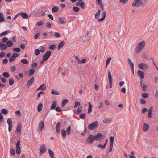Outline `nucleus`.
I'll use <instances>...</instances> for the list:
<instances>
[{
    "instance_id": "423d86ee",
    "label": "nucleus",
    "mask_w": 158,
    "mask_h": 158,
    "mask_svg": "<svg viewBox=\"0 0 158 158\" xmlns=\"http://www.w3.org/2000/svg\"><path fill=\"white\" fill-rule=\"evenodd\" d=\"M94 140L96 141H99L101 139H103L105 137L102 134L100 133H98L97 135L94 136Z\"/></svg>"
},
{
    "instance_id": "e2e57ef3",
    "label": "nucleus",
    "mask_w": 158,
    "mask_h": 158,
    "mask_svg": "<svg viewBox=\"0 0 158 158\" xmlns=\"http://www.w3.org/2000/svg\"><path fill=\"white\" fill-rule=\"evenodd\" d=\"M55 110L56 111H57L58 112H60L61 111H62L61 110V109L60 108V107H56L55 108Z\"/></svg>"
},
{
    "instance_id": "a878e982",
    "label": "nucleus",
    "mask_w": 158,
    "mask_h": 158,
    "mask_svg": "<svg viewBox=\"0 0 158 158\" xmlns=\"http://www.w3.org/2000/svg\"><path fill=\"white\" fill-rule=\"evenodd\" d=\"M102 0H96V1H98V4L100 5L99 8H100V9H101L102 10H104L103 6L102 3Z\"/></svg>"
},
{
    "instance_id": "72a5a7b5",
    "label": "nucleus",
    "mask_w": 158,
    "mask_h": 158,
    "mask_svg": "<svg viewBox=\"0 0 158 158\" xmlns=\"http://www.w3.org/2000/svg\"><path fill=\"white\" fill-rule=\"evenodd\" d=\"M21 62L23 64H27L29 62L26 59H23L21 60Z\"/></svg>"
},
{
    "instance_id": "3c124183",
    "label": "nucleus",
    "mask_w": 158,
    "mask_h": 158,
    "mask_svg": "<svg viewBox=\"0 0 158 158\" xmlns=\"http://www.w3.org/2000/svg\"><path fill=\"white\" fill-rule=\"evenodd\" d=\"M73 10L75 12H77L79 11L80 9L77 7H73Z\"/></svg>"
},
{
    "instance_id": "e433bc0d",
    "label": "nucleus",
    "mask_w": 158,
    "mask_h": 158,
    "mask_svg": "<svg viewBox=\"0 0 158 158\" xmlns=\"http://www.w3.org/2000/svg\"><path fill=\"white\" fill-rule=\"evenodd\" d=\"M59 8L57 6H54L52 9V11L53 12H55L58 11Z\"/></svg>"
},
{
    "instance_id": "09e8293b",
    "label": "nucleus",
    "mask_w": 158,
    "mask_h": 158,
    "mask_svg": "<svg viewBox=\"0 0 158 158\" xmlns=\"http://www.w3.org/2000/svg\"><path fill=\"white\" fill-rule=\"evenodd\" d=\"M56 47V46L55 44L51 45L49 46V48L50 49L53 50Z\"/></svg>"
},
{
    "instance_id": "603ef678",
    "label": "nucleus",
    "mask_w": 158,
    "mask_h": 158,
    "mask_svg": "<svg viewBox=\"0 0 158 158\" xmlns=\"http://www.w3.org/2000/svg\"><path fill=\"white\" fill-rule=\"evenodd\" d=\"M40 50L38 49H36L35 52V54L36 56H37L40 54Z\"/></svg>"
},
{
    "instance_id": "ea45409f",
    "label": "nucleus",
    "mask_w": 158,
    "mask_h": 158,
    "mask_svg": "<svg viewBox=\"0 0 158 158\" xmlns=\"http://www.w3.org/2000/svg\"><path fill=\"white\" fill-rule=\"evenodd\" d=\"M35 70L33 69H31L29 70V75L30 76H31L35 72Z\"/></svg>"
},
{
    "instance_id": "a19ab883",
    "label": "nucleus",
    "mask_w": 158,
    "mask_h": 158,
    "mask_svg": "<svg viewBox=\"0 0 158 158\" xmlns=\"http://www.w3.org/2000/svg\"><path fill=\"white\" fill-rule=\"evenodd\" d=\"M48 152L50 156L54 155L53 151L50 148L48 149Z\"/></svg>"
},
{
    "instance_id": "b1692460",
    "label": "nucleus",
    "mask_w": 158,
    "mask_h": 158,
    "mask_svg": "<svg viewBox=\"0 0 158 158\" xmlns=\"http://www.w3.org/2000/svg\"><path fill=\"white\" fill-rule=\"evenodd\" d=\"M65 44V42L64 41H62L60 42L58 46V50H59L60 48L63 47Z\"/></svg>"
},
{
    "instance_id": "680f3d73",
    "label": "nucleus",
    "mask_w": 158,
    "mask_h": 158,
    "mask_svg": "<svg viewBox=\"0 0 158 158\" xmlns=\"http://www.w3.org/2000/svg\"><path fill=\"white\" fill-rule=\"evenodd\" d=\"M37 63L36 62H34L32 64H31V67L32 68H35L37 66Z\"/></svg>"
},
{
    "instance_id": "9b49d317",
    "label": "nucleus",
    "mask_w": 158,
    "mask_h": 158,
    "mask_svg": "<svg viewBox=\"0 0 158 158\" xmlns=\"http://www.w3.org/2000/svg\"><path fill=\"white\" fill-rule=\"evenodd\" d=\"M51 52L50 51H47L43 56V59L44 60H47L49 57L51 55Z\"/></svg>"
},
{
    "instance_id": "052dcab7",
    "label": "nucleus",
    "mask_w": 158,
    "mask_h": 158,
    "mask_svg": "<svg viewBox=\"0 0 158 158\" xmlns=\"http://www.w3.org/2000/svg\"><path fill=\"white\" fill-rule=\"evenodd\" d=\"M128 0H120L119 2L121 3L125 4L126 3Z\"/></svg>"
},
{
    "instance_id": "58836bf2",
    "label": "nucleus",
    "mask_w": 158,
    "mask_h": 158,
    "mask_svg": "<svg viewBox=\"0 0 158 158\" xmlns=\"http://www.w3.org/2000/svg\"><path fill=\"white\" fill-rule=\"evenodd\" d=\"M1 112L4 115H6L8 113V111L7 110L5 109H2L1 110Z\"/></svg>"
},
{
    "instance_id": "c85d7f7f",
    "label": "nucleus",
    "mask_w": 158,
    "mask_h": 158,
    "mask_svg": "<svg viewBox=\"0 0 158 158\" xmlns=\"http://www.w3.org/2000/svg\"><path fill=\"white\" fill-rule=\"evenodd\" d=\"M127 61L129 64L130 65L131 68L133 69L134 67V64L132 61H131L130 58H128L127 59Z\"/></svg>"
},
{
    "instance_id": "c03bdc74",
    "label": "nucleus",
    "mask_w": 158,
    "mask_h": 158,
    "mask_svg": "<svg viewBox=\"0 0 158 158\" xmlns=\"http://www.w3.org/2000/svg\"><path fill=\"white\" fill-rule=\"evenodd\" d=\"M9 83V84L10 85H13L14 83V79L12 78H10Z\"/></svg>"
},
{
    "instance_id": "de8ad7c7",
    "label": "nucleus",
    "mask_w": 158,
    "mask_h": 158,
    "mask_svg": "<svg viewBox=\"0 0 158 158\" xmlns=\"http://www.w3.org/2000/svg\"><path fill=\"white\" fill-rule=\"evenodd\" d=\"M3 76L6 77H8L10 76L9 73L6 72L3 73Z\"/></svg>"
},
{
    "instance_id": "338daca9",
    "label": "nucleus",
    "mask_w": 158,
    "mask_h": 158,
    "mask_svg": "<svg viewBox=\"0 0 158 158\" xmlns=\"http://www.w3.org/2000/svg\"><path fill=\"white\" fill-rule=\"evenodd\" d=\"M18 56H19V55L18 53H14L13 54L12 56L15 58H15L16 57H18Z\"/></svg>"
},
{
    "instance_id": "c756f323",
    "label": "nucleus",
    "mask_w": 158,
    "mask_h": 158,
    "mask_svg": "<svg viewBox=\"0 0 158 158\" xmlns=\"http://www.w3.org/2000/svg\"><path fill=\"white\" fill-rule=\"evenodd\" d=\"M68 100L67 99L63 100L62 102L61 106L62 107H64L65 105H66L68 102Z\"/></svg>"
},
{
    "instance_id": "f3484780",
    "label": "nucleus",
    "mask_w": 158,
    "mask_h": 158,
    "mask_svg": "<svg viewBox=\"0 0 158 158\" xmlns=\"http://www.w3.org/2000/svg\"><path fill=\"white\" fill-rule=\"evenodd\" d=\"M59 23L60 24L64 25L66 23V21H65V19L63 18H59Z\"/></svg>"
},
{
    "instance_id": "7c9ffc66",
    "label": "nucleus",
    "mask_w": 158,
    "mask_h": 158,
    "mask_svg": "<svg viewBox=\"0 0 158 158\" xmlns=\"http://www.w3.org/2000/svg\"><path fill=\"white\" fill-rule=\"evenodd\" d=\"M61 135L64 138H65L66 136V132L64 129H63L61 130Z\"/></svg>"
},
{
    "instance_id": "f03ea898",
    "label": "nucleus",
    "mask_w": 158,
    "mask_h": 158,
    "mask_svg": "<svg viewBox=\"0 0 158 158\" xmlns=\"http://www.w3.org/2000/svg\"><path fill=\"white\" fill-rule=\"evenodd\" d=\"M146 42L145 40H143L139 43L135 48V52L136 53H139L143 50L145 46Z\"/></svg>"
},
{
    "instance_id": "f257e3e1",
    "label": "nucleus",
    "mask_w": 158,
    "mask_h": 158,
    "mask_svg": "<svg viewBox=\"0 0 158 158\" xmlns=\"http://www.w3.org/2000/svg\"><path fill=\"white\" fill-rule=\"evenodd\" d=\"M148 3L146 0H135L132 4L133 7L143 6Z\"/></svg>"
},
{
    "instance_id": "6ab92c4d",
    "label": "nucleus",
    "mask_w": 158,
    "mask_h": 158,
    "mask_svg": "<svg viewBox=\"0 0 158 158\" xmlns=\"http://www.w3.org/2000/svg\"><path fill=\"white\" fill-rule=\"evenodd\" d=\"M21 123H19L17 127L16 130L20 134L21 133Z\"/></svg>"
},
{
    "instance_id": "5fc2aeb1",
    "label": "nucleus",
    "mask_w": 158,
    "mask_h": 158,
    "mask_svg": "<svg viewBox=\"0 0 158 158\" xmlns=\"http://www.w3.org/2000/svg\"><path fill=\"white\" fill-rule=\"evenodd\" d=\"M110 144H113L114 140V137L113 136H111L110 138Z\"/></svg>"
},
{
    "instance_id": "0eeeda50",
    "label": "nucleus",
    "mask_w": 158,
    "mask_h": 158,
    "mask_svg": "<svg viewBox=\"0 0 158 158\" xmlns=\"http://www.w3.org/2000/svg\"><path fill=\"white\" fill-rule=\"evenodd\" d=\"M94 140V136L90 135L87 138L86 142L88 144L91 143Z\"/></svg>"
},
{
    "instance_id": "f8f14e48",
    "label": "nucleus",
    "mask_w": 158,
    "mask_h": 158,
    "mask_svg": "<svg viewBox=\"0 0 158 158\" xmlns=\"http://www.w3.org/2000/svg\"><path fill=\"white\" fill-rule=\"evenodd\" d=\"M137 74L141 79L144 78V73L143 71L139 70L137 71Z\"/></svg>"
},
{
    "instance_id": "4468645a",
    "label": "nucleus",
    "mask_w": 158,
    "mask_h": 158,
    "mask_svg": "<svg viewBox=\"0 0 158 158\" xmlns=\"http://www.w3.org/2000/svg\"><path fill=\"white\" fill-rule=\"evenodd\" d=\"M101 15L102 18L100 19H98V21H102L105 19L106 15V13L105 11H104L101 14Z\"/></svg>"
},
{
    "instance_id": "cd10ccee",
    "label": "nucleus",
    "mask_w": 158,
    "mask_h": 158,
    "mask_svg": "<svg viewBox=\"0 0 158 158\" xmlns=\"http://www.w3.org/2000/svg\"><path fill=\"white\" fill-rule=\"evenodd\" d=\"M140 86L142 89L143 91L145 92L147 89V86L144 83H143V85H140Z\"/></svg>"
},
{
    "instance_id": "aec40b11",
    "label": "nucleus",
    "mask_w": 158,
    "mask_h": 158,
    "mask_svg": "<svg viewBox=\"0 0 158 158\" xmlns=\"http://www.w3.org/2000/svg\"><path fill=\"white\" fill-rule=\"evenodd\" d=\"M20 15H21V16L24 19H27L28 18V16L27 14L25 12H20Z\"/></svg>"
},
{
    "instance_id": "393cba45",
    "label": "nucleus",
    "mask_w": 158,
    "mask_h": 158,
    "mask_svg": "<svg viewBox=\"0 0 158 158\" xmlns=\"http://www.w3.org/2000/svg\"><path fill=\"white\" fill-rule=\"evenodd\" d=\"M97 147L102 149H104L106 148V144L104 143L103 145L98 144L97 145Z\"/></svg>"
},
{
    "instance_id": "c9c22d12",
    "label": "nucleus",
    "mask_w": 158,
    "mask_h": 158,
    "mask_svg": "<svg viewBox=\"0 0 158 158\" xmlns=\"http://www.w3.org/2000/svg\"><path fill=\"white\" fill-rule=\"evenodd\" d=\"M10 31H5L2 33H0V37H2L6 35L8 33H9Z\"/></svg>"
},
{
    "instance_id": "4be33fe9",
    "label": "nucleus",
    "mask_w": 158,
    "mask_h": 158,
    "mask_svg": "<svg viewBox=\"0 0 158 158\" xmlns=\"http://www.w3.org/2000/svg\"><path fill=\"white\" fill-rule=\"evenodd\" d=\"M0 47L1 48V50H4L6 49L7 46L5 44L0 43Z\"/></svg>"
},
{
    "instance_id": "473e14b6",
    "label": "nucleus",
    "mask_w": 158,
    "mask_h": 158,
    "mask_svg": "<svg viewBox=\"0 0 158 158\" xmlns=\"http://www.w3.org/2000/svg\"><path fill=\"white\" fill-rule=\"evenodd\" d=\"M56 103L57 102L56 101H54L53 102L52 105H51L50 107V109L51 110L55 108L56 106Z\"/></svg>"
},
{
    "instance_id": "4d7b16f0",
    "label": "nucleus",
    "mask_w": 158,
    "mask_h": 158,
    "mask_svg": "<svg viewBox=\"0 0 158 158\" xmlns=\"http://www.w3.org/2000/svg\"><path fill=\"white\" fill-rule=\"evenodd\" d=\"M13 50L17 52H19L20 51V49L19 48H13Z\"/></svg>"
},
{
    "instance_id": "a18cd8bd",
    "label": "nucleus",
    "mask_w": 158,
    "mask_h": 158,
    "mask_svg": "<svg viewBox=\"0 0 158 158\" xmlns=\"http://www.w3.org/2000/svg\"><path fill=\"white\" fill-rule=\"evenodd\" d=\"M85 114L82 113L80 115V118L81 119H84L85 118Z\"/></svg>"
},
{
    "instance_id": "37998d69",
    "label": "nucleus",
    "mask_w": 158,
    "mask_h": 158,
    "mask_svg": "<svg viewBox=\"0 0 158 158\" xmlns=\"http://www.w3.org/2000/svg\"><path fill=\"white\" fill-rule=\"evenodd\" d=\"M71 129V126H69L66 129V132L67 134L69 135L70 134V130Z\"/></svg>"
},
{
    "instance_id": "49530a36",
    "label": "nucleus",
    "mask_w": 158,
    "mask_h": 158,
    "mask_svg": "<svg viewBox=\"0 0 158 158\" xmlns=\"http://www.w3.org/2000/svg\"><path fill=\"white\" fill-rule=\"evenodd\" d=\"M51 94H55L57 95H59V94L58 92L56 91L54 89L52 91Z\"/></svg>"
},
{
    "instance_id": "2eb2a0df",
    "label": "nucleus",
    "mask_w": 158,
    "mask_h": 158,
    "mask_svg": "<svg viewBox=\"0 0 158 158\" xmlns=\"http://www.w3.org/2000/svg\"><path fill=\"white\" fill-rule=\"evenodd\" d=\"M149 125L147 123H144L143 124V130L144 132L147 131L149 129Z\"/></svg>"
},
{
    "instance_id": "6e6d98bb",
    "label": "nucleus",
    "mask_w": 158,
    "mask_h": 158,
    "mask_svg": "<svg viewBox=\"0 0 158 158\" xmlns=\"http://www.w3.org/2000/svg\"><path fill=\"white\" fill-rule=\"evenodd\" d=\"M16 153L18 154H19L21 153V150L20 148H16Z\"/></svg>"
},
{
    "instance_id": "79ce46f5",
    "label": "nucleus",
    "mask_w": 158,
    "mask_h": 158,
    "mask_svg": "<svg viewBox=\"0 0 158 158\" xmlns=\"http://www.w3.org/2000/svg\"><path fill=\"white\" fill-rule=\"evenodd\" d=\"M112 121V119L111 118H108V119H104L103 120V123H109L111 122Z\"/></svg>"
},
{
    "instance_id": "8fccbe9b",
    "label": "nucleus",
    "mask_w": 158,
    "mask_h": 158,
    "mask_svg": "<svg viewBox=\"0 0 158 158\" xmlns=\"http://www.w3.org/2000/svg\"><path fill=\"white\" fill-rule=\"evenodd\" d=\"M142 96L143 98H146L148 96V94L147 93H143Z\"/></svg>"
},
{
    "instance_id": "864d4df0",
    "label": "nucleus",
    "mask_w": 158,
    "mask_h": 158,
    "mask_svg": "<svg viewBox=\"0 0 158 158\" xmlns=\"http://www.w3.org/2000/svg\"><path fill=\"white\" fill-rule=\"evenodd\" d=\"M8 38L6 37H4L2 39V41L3 42L5 43L7 41Z\"/></svg>"
},
{
    "instance_id": "6e6552de",
    "label": "nucleus",
    "mask_w": 158,
    "mask_h": 158,
    "mask_svg": "<svg viewBox=\"0 0 158 158\" xmlns=\"http://www.w3.org/2000/svg\"><path fill=\"white\" fill-rule=\"evenodd\" d=\"M44 123L43 121L40 122L39 124L38 131L40 133L41 132L44 128Z\"/></svg>"
},
{
    "instance_id": "a211bd4d",
    "label": "nucleus",
    "mask_w": 158,
    "mask_h": 158,
    "mask_svg": "<svg viewBox=\"0 0 158 158\" xmlns=\"http://www.w3.org/2000/svg\"><path fill=\"white\" fill-rule=\"evenodd\" d=\"M82 107L80 106L78 108V109L77 111H74V112L77 114H78L79 113L82 112Z\"/></svg>"
},
{
    "instance_id": "4c0bfd02",
    "label": "nucleus",
    "mask_w": 158,
    "mask_h": 158,
    "mask_svg": "<svg viewBox=\"0 0 158 158\" xmlns=\"http://www.w3.org/2000/svg\"><path fill=\"white\" fill-rule=\"evenodd\" d=\"M6 44L9 47H11L13 45V43L12 41L9 40L7 42Z\"/></svg>"
},
{
    "instance_id": "bf43d9fd",
    "label": "nucleus",
    "mask_w": 158,
    "mask_h": 158,
    "mask_svg": "<svg viewBox=\"0 0 158 158\" xmlns=\"http://www.w3.org/2000/svg\"><path fill=\"white\" fill-rule=\"evenodd\" d=\"M140 102L141 104H144L146 103V101L143 100V99H141L140 100Z\"/></svg>"
},
{
    "instance_id": "69168bd1",
    "label": "nucleus",
    "mask_w": 158,
    "mask_h": 158,
    "mask_svg": "<svg viewBox=\"0 0 158 158\" xmlns=\"http://www.w3.org/2000/svg\"><path fill=\"white\" fill-rule=\"evenodd\" d=\"M44 24V22L43 21H41L38 22L37 25L39 26H42Z\"/></svg>"
},
{
    "instance_id": "774afa93",
    "label": "nucleus",
    "mask_w": 158,
    "mask_h": 158,
    "mask_svg": "<svg viewBox=\"0 0 158 158\" xmlns=\"http://www.w3.org/2000/svg\"><path fill=\"white\" fill-rule=\"evenodd\" d=\"M82 2V1L81 0H78V2L76 3V5L77 6L80 5Z\"/></svg>"
},
{
    "instance_id": "1a4fd4ad",
    "label": "nucleus",
    "mask_w": 158,
    "mask_h": 158,
    "mask_svg": "<svg viewBox=\"0 0 158 158\" xmlns=\"http://www.w3.org/2000/svg\"><path fill=\"white\" fill-rule=\"evenodd\" d=\"M7 123L8 125V131L10 132L12 129V121L11 118H9L7 120Z\"/></svg>"
},
{
    "instance_id": "dca6fc26",
    "label": "nucleus",
    "mask_w": 158,
    "mask_h": 158,
    "mask_svg": "<svg viewBox=\"0 0 158 158\" xmlns=\"http://www.w3.org/2000/svg\"><path fill=\"white\" fill-rule=\"evenodd\" d=\"M61 126V123L59 122L56 125V131L58 133H59L60 131V129Z\"/></svg>"
},
{
    "instance_id": "13d9d810",
    "label": "nucleus",
    "mask_w": 158,
    "mask_h": 158,
    "mask_svg": "<svg viewBox=\"0 0 158 158\" xmlns=\"http://www.w3.org/2000/svg\"><path fill=\"white\" fill-rule=\"evenodd\" d=\"M80 104V103L79 101H76L75 103L74 107L79 106Z\"/></svg>"
},
{
    "instance_id": "9d476101",
    "label": "nucleus",
    "mask_w": 158,
    "mask_h": 158,
    "mask_svg": "<svg viewBox=\"0 0 158 158\" xmlns=\"http://www.w3.org/2000/svg\"><path fill=\"white\" fill-rule=\"evenodd\" d=\"M46 151V146L45 144H42L40 147V155H42Z\"/></svg>"
},
{
    "instance_id": "39448f33",
    "label": "nucleus",
    "mask_w": 158,
    "mask_h": 158,
    "mask_svg": "<svg viewBox=\"0 0 158 158\" xmlns=\"http://www.w3.org/2000/svg\"><path fill=\"white\" fill-rule=\"evenodd\" d=\"M108 75L109 80L110 87V88H111L112 87L113 79L110 70H108Z\"/></svg>"
},
{
    "instance_id": "0e129e2a",
    "label": "nucleus",
    "mask_w": 158,
    "mask_h": 158,
    "mask_svg": "<svg viewBox=\"0 0 158 158\" xmlns=\"http://www.w3.org/2000/svg\"><path fill=\"white\" fill-rule=\"evenodd\" d=\"M40 34L39 33H38L36 34L34 36V38L35 39H36L40 36Z\"/></svg>"
},
{
    "instance_id": "2f4dec72",
    "label": "nucleus",
    "mask_w": 158,
    "mask_h": 158,
    "mask_svg": "<svg viewBox=\"0 0 158 158\" xmlns=\"http://www.w3.org/2000/svg\"><path fill=\"white\" fill-rule=\"evenodd\" d=\"M101 9V10H99L97 12H96V13L95 14V17L96 19H98L99 16H100L101 11L102 10Z\"/></svg>"
},
{
    "instance_id": "bb28decb",
    "label": "nucleus",
    "mask_w": 158,
    "mask_h": 158,
    "mask_svg": "<svg viewBox=\"0 0 158 158\" xmlns=\"http://www.w3.org/2000/svg\"><path fill=\"white\" fill-rule=\"evenodd\" d=\"M43 104L41 103H39L37 107V110L38 112H40L42 110Z\"/></svg>"
},
{
    "instance_id": "412c9836",
    "label": "nucleus",
    "mask_w": 158,
    "mask_h": 158,
    "mask_svg": "<svg viewBox=\"0 0 158 158\" xmlns=\"http://www.w3.org/2000/svg\"><path fill=\"white\" fill-rule=\"evenodd\" d=\"M34 78L32 77L30 80H29L27 83V85L29 87H30L31 84L33 83L34 81Z\"/></svg>"
},
{
    "instance_id": "f704fd0d",
    "label": "nucleus",
    "mask_w": 158,
    "mask_h": 158,
    "mask_svg": "<svg viewBox=\"0 0 158 158\" xmlns=\"http://www.w3.org/2000/svg\"><path fill=\"white\" fill-rule=\"evenodd\" d=\"M4 20L3 14L2 12L0 13V22H2Z\"/></svg>"
},
{
    "instance_id": "20e7f679",
    "label": "nucleus",
    "mask_w": 158,
    "mask_h": 158,
    "mask_svg": "<svg viewBox=\"0 0 158 158\" xmlns=\"http://www.w3.org/2000/svg\"><path fill=\"white\" fill-rule=\"evenodd\" d=\"M98 123V122L97 121L94 122L88 125V129L90 130H94L97 127Z\"/></svg>"
},
{
    "instance_id": "7ed1b4c3",
    "label": "nucleus",
    "mask_w": 158,
    "mask_h": 158,
    "mask_svg": "<svg viewBox=\"0 0 158 158\" xmlns=\"http://www.w3.org/2000/svg\"><path fill=\"white\" fill-rule=\"evenodd\" d=\"M138 67L139 69L143 70L148 69L149 67L148 64L143 63L139 64L138 65Z\"/></svg>"
},
{
    "instance_id": "ddd939ff",
    "label": "nucleus",
    "mask_w": 158,
    "mask_h": 158,
    "mask_svg": "<svg viewBox=\"0 0 158 158\" xmlns=\"http://www.w3.org/2000/svg\"><path fill=\"white\" fill-rule=\"evenodd\" d=\"M46 89V84H43L37 89V90H45Z\"/></svg>"
},
{
    "instance_id": "5701e85b",
    "label": "nucleus",
    "mask_w": 158,
    "mask_h": 158,
    "mask_svg": "<svg viewBox=\"0 0 158 158\" xmlns=\"http://www.w3.org/2000/svg\"><path fill=\"white\" fill-rule=\"evenodd\" d=\"M88 104H89V107H88V109L87 113H88L89 114V113H90L92 111L93 106L91 105L90 102H88Z\"/></svg>"
}]
</instances>
